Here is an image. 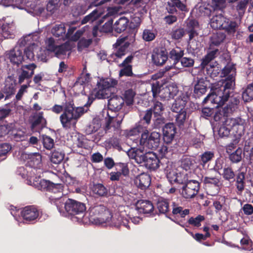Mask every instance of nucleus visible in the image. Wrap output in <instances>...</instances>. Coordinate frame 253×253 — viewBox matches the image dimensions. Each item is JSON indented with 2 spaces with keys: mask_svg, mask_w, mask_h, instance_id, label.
<instances>
[{
  "mask_svg": "<svg viewBox=\"0 0 253 253\" xmlns=\"http://www.w3.org/2000/svg\"><path fill=\"white\" fill-rule=\"evenodd\" d=\"M101 123L99 119H94L92 122L87 126L85 131L87 134H90L96 132L101 127Z\"/></svg>",
  "mask_w": 253,
  "mask_h": 253,
  "instance_id": "nucleus-49",
  "label": "nucleus"
},
{
  "mask_svg": "<svg viewBox=\"0 0 253 253\" xmlns=\"http://www.w3.org/2000/svg\"><path fill=\"white\" fill-rule=\"evenodd\" d=\"M0 30L1 38H2V40L3 39H11L14 37V35L9 24H3L0 27Z\"/></svg>",
  "mask_w": 253,
  "mask_h": 253,
  "instance_id": "nucleus-44",
  "label": "nucleus"
},
{
  "mask_svg": "<svg viewBox=\"0 0 253 253\" xmlns=\"http://www.w3.org/2000/svg\"><path fill=\"white\" fill-rule=\"evenodd\" d=\"M50 110L57 114L63 111L59 119L62 127L66 129L76 127L78 120L84 112V108L76 107L73 100L66 101L63 105L55 104Z\"/></svg>",
  "mask_w": 253,
  "mask_h": 253,
  "instance_id": "nucleus-2",
  "label": "nucleus"
},
{
  "mask_svg": "<svg viewBox=\"0 0 253 253\" xmlns=\"http://www.w3.org/2000/svg\"><path fill=\"white\" fill-rule=\"evenodd\" d=\"M209 81L207 78H201L198 79L196 84L194 85V94L195 97H200L204 94L209 84Z\"/></svg>",
  "mask_w": 253,
  "mask_h": 253,
  "instance_id": "nucleus-26",
  "label": "nucleus"
},
{
  "mask_svg": "<svg viewBox=\"0 0 253 253\" xmlns=\"http://www.w3.org/2000/svg\"><path fill=\"white\" fill-rule=\"evenodd\" d=\"M5 56L13 65L17 67H19L23 61H25L22 50L18 47H15L10 50L7 51Z\"/></svg>",
  "mask_w": 253,
  "mask_h": 253,
  "instance_id": "nucleus-14",
  "label": "nucleus"
},
{
  "mask_svg": "<svg viewBox=\"0 0 253 253\" xmlns=\"http://www.w3.org/2000/svg\"><path fill=\"white\" fill-rule=\"evenodd\" d=\"M47 121L43 117V112H40L33 117L31 122V129L33 132H40L46 127Z\"/></svg>",
  "mask_w": 253,
  "mask_h": 253,
  "instance_id": "nucleus-20",
  "label": "nucleus"
},
{
  "mask_svg": "<svg viewBox=\"0 0 253 253\" xmlns=\"http://www.w3.org/2000/svg\"><path fill=\"white\" fill-rule=\"evenodd\" d=\"M184 50L179 47L172 49L169 53V58L173 61V66L176 65L179 63L181 59L184 55Z\"/></svg>",
  "mask_w": 253,
  "mask_h": 253,
  "instance_id": "nucleus-37",
  "label": "nucleus"
},
{
  "mask_svg": "<svg viewBox=\"0 0 253 253\" xmlns=\"http://www.w3.org/2000/svg\"><path fill=\"white\" fill-rule=\"evenodd\" d=\"M23 159L27 160V165L34 169H39L42 167V156L39 153L22 154Z\"/></svg>",
  "mask_w": 253,
  "mask_h": 253,
  "instance_id": "nucleus-21",
  "label": "nucleus"
},
{
  "mask_svg": "<svg viewBox=\"0 0 253 253\" xmlns=\"http://www.w3.org/2000/svg\"><path fill=\"white\" fill-rule=\"evenodd\" d=\"M239 100L235 97L231 98L228 103L223 108L218 109L213 114V120L215 122L220 121L222 119L224 120L229 118V115L234 112L238 108Z\"/></svg>",
  "mask_w": 253,
  "mask_h": 253,
  "instance_id": "nucleus-7",
  "label": "nucleus"
},
{
  "mask_svg": "<svg viewBox=\"0 0 253 253\" xmlns=\"http://www.w3.org/2000/svg\"><path fill=\"white\" fill-rule=\"evenodd\" d=\"M106 2L105 4L102 5L103 10L101 9L100 8V6H97V7L93 10L90 13L84 16L83 19L81 21V23L82 24H85L88 22L89 23H93L95 22H97L100 19L99 18L103 14V11L105 9L107 10L109 9L110 7L107 5Z\"/></svg>",
  "mask_w": 253,
  "mask_h": 253,
  "instance_id": "nucleus-19",
  "label": "nucleus"
},
{
  "mask_svg": "<svg viewBox=\"0 0 253 253\" xmlns=\"http://www.w3.org/2000/svg\"><path fill=\"white\" fill-rule=\"evenodd\" d=\"M205 69H206L207 75L212 78L218 76L221 71L216 62H214V63L212 64H210V65L206 67Z\"/></svg>",
  "mask_w": 253,
  "mask_h": 253,
  "instance_id": "nucleus-48",
  "label": "nucleus"
},
{
  "mask_svg": "<svg viewBox=\"0 0 253 253\" xmlns=\"http://www.w3.org/2000/svg\"><path fill=\"white\" fill-rule=\"evenodd\" d=\"M242 149L239 147L235 151L228 154L229 158L232 163H237L242 159Z\"/></svg>",
  "mask_w": 253,
  "mask_h": 253,
  "instance_id": "nucleus-58",
  "label": "nucleus"
},
{
  "mask_svg": "<svg viewBox=\"0 0 253 253\" xmlns=\"http://www.w3.org/2000/svg\"><path fill=\"white\" fill-rule=\"evenodd\" d=\"M178 92L177 87L173 85H168L163 87L161 90L160 97L166 100L173 98Z\"/></svg>",
  "mask_w": 253,
  "mask_h": 253,
  "instance_id": "nucleus-32",
  "label": "nucleus"
},
{
  "mask_svg": "<svg viewBox=\"0 0 253 253\" xmlns=\"http://www.w3.org/2000/svg\"><path fill=\"white\" fill-rule=\"evenodd\" d=\"M52 34L60 39L64 40L66 28L63 24L56 25L51 30Z\"/></svg>",
  "mask_w": 253,
  "mask_h": 253,
  "instance_id": "nucleus-47",
  "label": "nucleus"
},
{
  "mask_svg": "<svg viewBox=\"0 0 253 253\" xmlns=\"http://www.w3.org/2000/svg\"><path fill=\"white\" fill-rule=\"evenodd\" d=\"M149 109H152L154 117L162 116L165 109L163 104L158 101L154 102L153 106Z\"/></svg>",
  "mask_w": 253,
  "mask_h": 253,
  "instance_id": "nucleus-54",
  "label": "nucleus"
},
{
  "mask_svg": "<svg viewBox=\"0 0 253 253\" xmlns=\"http://www.w3.org/2000/svg\"><path fill=\"white\" fill-rule=\"evenodd\" d=\"M176 114L174 116L175 123L176 125L181 127L183 126L188 118L186 110L175 112Z\"/></svg>",
  "mask_w": 253,
  "mask_h": 253,
  "instance_id": "nucleus-45",
  "label": "nucleus"
},
{
  "mask_svg": "<svg viewBox=\"0 0 253 253\" xmlns=\"http://www.w3.org/2000/svg\"><path fill=\"white\" fill-rule=\"evenodd\" d=\"M160 159L153 152L143 154L141 164L150 171H155L160 168Z\"/></svg>",
  "mask_w": 253,
  "mask_h": 253,
  "instance_id": "nucleus-11",
  "label": "nucleus"
},
{
  "mask_svg": "<svg viewBox=\"0 0 253 253\" xmlns=\"http://www.w3.org/2000/svg\"><path fill=\"white\" fill-rule=\"evenodd\" d=\"M100 33H108L112 32L113 29V20L110 19L104 23L103 25H100Z\"/></svg>",
  "mask_w": 253,
  "mask_h": 253,
  "instance_id": "nucleus-63",
  "label": "nucleus"
},
{
  "mask_svg": "<svg viewBox=\"0 0 253 253\" xmlns=\"http://www.w3.org/2000/svg\"><path fill=\"white\" fill-rule=\"evenodd\" d=\"M220 52L217 48L213 49L211 50H208L207 54L201 59L200 67L202 69H205L210 64L213 63L212 61L217 57Z\"/></svg>",
  "mask_w": 253,
  "mask_h": 253,
  "instance_id": "nucleus-27",
  "label": "nucleus"
},
{
  "mask_svg": "<svg viewBox=\"0 0 253 253\" xmlns=\"http://www.w3.org/2000/svg\"><path fill=\"white\" fill-rule=\"evenodd\" d=\"M236 174L237 173L234 171L231 167L227 166V168H224L221 175L225 180L228 181L230 183H233L235 181Z\"/></svg>",
  "mask_w": 253,
  "mask_h": 253,
  "instance_id": "nucleus-41",
  "label": "nucleus"
},
{
  "mask_svg": "<svg viewBox=\"0 0 253 253\" xmlns=\"http://www.w3.org/2000/svg\"><path fill=\"white\" fill-rule=\"evenodd\" d=\"M214 157V153L212 151H206L199 156V164L203 167L211 161Z\"/></svg>",
  "mask_w": 253,
  "mask_h": 253,
  "instance_id": "nucleus-52",
  "label": "nucleus"
},
{
  "mask_svg": "<svg viewBox=\"0 0 253 253\" xmlns=\"http://www.w3.org/2000/svg\"><path fill=\"white\" fill-rule=\"evenodd\" d=\"M245 120L241 117L226 118L218 130L220 137H227L232 131L235 135L241 136L244 133Z\"/></svg>",
  "mask_w": 253,
  "mask_h": 253,
  "instance_id": "nucleus-4",
  "label": "nucleus"
},
{
  "mask_svg": "<svg viewBox=\"0 0 253 253\" xmlns=\"http://www.w3.org/2000/svg\"><path fill=\"white\" fill-rule=\"evenodd\" d=\"M62 196L63 194H60V195H58L57 196L50 195L48 197L49 202L51 204L56 206L57 209L60 212L63 211V206L65 208L66 202V197H64Z\"/></svg>",
  "mask_w": 253,
  "mask_h": 253,
  "instance_id": "nucleus-35",
  "label": "nucleus"
},
{
  "mask_svg": "<svg viewBox=\"0 0 253 253\" xmlns=\"http://www.w3.org/2000/svg\"><path fill=\"white\" fill-rule=\"evenodd\" d=\"M226 38V35L222 32H217L213 34L211 38V44L210 49L212 48L213 45L218 46Z\"/></svg>",
  "mask_w": 253,
  "mask_h": 253,
  "instance_id": "nucleus-42",
  "label": "nucleus"
},
{
  "mask_svg": "<svg viewBox=\"0 0 253 253\" xmlns=\"http://www.w3.org/2000/svg\"><path fill=\"white\" fill-rule=\"evenodd\" d=\"M226 17L220 14L213 16L211 19V26L214 29H222Z\"/></svg>",
  "mask_w": 253,
  "mask_h": 253,
  "instance_id": "nucleus-39",
  "label": "nucleus"
},
{
  "mask_svg": "<svg viewBox=\"0 0 253 253\" xmlns=\"http://www.w3.org/2000/svg\"><path fill=\"white\" fill-rule=\"evenodd\" d=\"M65 154L59 150H54L50 156L51 162L55 164H60L64 159Z\"/></svg>",
  "mask_w": 253,
  "mask_h": 253,
  "instance_id": "nucleus-51",
  "label": "nucleus"
},
{
  "mask_svg": "<svg viewBox=\"0 0 253 253\" xmlns=\"http://www.w3.org/2000/svg\"><path fill=\"white\" fill-rule=\"evenodd\" d=\"M151 178L149 174L141 173L136 178L135 183L137 187L142 189L145 190L148 188L151 184Z\"/></svg>",
  "mask_w": 253,
  "mask_h": 253,
  "instance_id": "nucleus-33",
  "label": "nucleus"
},
{
  "mask_svg": "<svg viewBox=\"0 0 253 253\" xmlns=\"http://www.w3.org/2000/svg\"><path fill=\"white\" fill-rule=\"evenodd\" d=\"M40 210L35 205L27 206L21 210L20 215L27 221L36 220L40 215Z\"/></svg>",
  "mask_w": 253,
  "mask_h": 253,
  "instance_id": "nucleus-16",
  "label": "nucleus"
},
{
  "mask_svg": "<svg viewBox=\"0 0 253 253\" xmlns=\"http://www.w3.org/2000/svg\"><path fill=\"white\" fill-rule=\"evenodd\" d=\"M185 32L189 36V42L196 36L198 35L197 29L199 27V24L197 20L193 19H188L185 22Z\"/></svg>",
  "mask_w": 253,
  "mask_h": 253,
  "instance_id": "nucleus-23",
  "label": "nucleus"
},
{
  "mask_svg": "<svg viewBox=\"0 0 253 253\" xmlns=\"http://www.w3.org/2000/svg\"><path fill=\"white\" fill-rule=\"evenodd\" d=\"M111 0H101L99 2L94 1L92 2L89 5L87 6L86 5L77 4L72 6L71 9V13L73 17L77 18L85 13L86 11L94 6H102L106 2Z\"/></svg>",
  "mask_w": 253,
  "mask_h": 253,
  "instance_id": "nucleus-13",
  "label": "nucleus"
},
{
  "mask_svg": "<svg viewBox=\"0 0 253 253\" xmlns=\"http://www.w3.org/2000/svg\"><path fill=\"white\" fill-rule=\"evenodd\" d=\"M190 211L189 209H183L182 207L176 205L175 203H173L172 213L174 216L175 219H171V220L176 224L180 225L181 226L184 227V226L181 224V223L182 222V220L178 221L176 217L183 218L186 216V215H188Z\"/></svg>",
  "mask_w": 253,
  "mask_h": 253,
  "instance_id": "nucleus-28",
  "label": "nucleus"
},
{
  "mask_svg": "<svg viewBox=\"0 0 253 253\" xmlns=\"http://www.w3.org/2000/svg\"><path fill=\"white\" fill-rule=\"evenodd\" d=\"M127 155L129 158L134 159L137 163L141 164L143 154L139 155L136 150H135L134 149H131L128 151Z\"/></svg>",
  "mask_w": 253,
  "mask_h": 253,
  "instance_id": "nucleus-64",
  "label": "nucleus"
},
{
  "mask_svg": "<svg viewBox=\"0 0 253 253\" xmlns=\"http://www.w3.org/2000/svg\"><path fill=\"white\" fill-rule=\"evenodd\" d=\"M163 139L167 144L170 143L173 140L176 128L173 123H169L166 124L163 129Z\"/></svg>",
  "mask_w": 253,
  "mask_h": 253,
  "instance_id": "nucleus-25",
  "label": "nucleus"
},
{
  "mask_svg": "<svg viewBox=\"0 0 253 253\" xmlns=\"http://www.w3.org/2000/svg\"><path fill=\"white\" fill-rule=\"evenodd\" d=\"M235 78L233 74L229 75L225 80L219 81L214 92L208 94L203 100V105L216 104L215 108L223 106L228 100L235 85Z\"/></svg>",
  "mask_w": 253,
  "mask_h": 253,
  "instance_id": "nucleus-1",
  "label": "nucleus"
},
{
  "mask_svg": "<svg viewBox=\"0 0 253 253\" xmlns=\"http://www.w3.org/2000/svg\"><path fill=\"white\" fill-rule=\"evenodd\" d=\"M71 50V47L69 43H65L60 45H58L53 53H55L57 57H61L62 56L66 55L68 51Z\"/></svg>",
  "mask_w": 253,
  "mask_h": 253,
  "instance_id": "nucleus-50",
  "label": "nucleus"
},
{
  "mask_svg": "<svg viewBox=\"0 0 253 253\" xmlns=\"http://www.w3.org/2000/svg\"><path fill=\"white\" fill-rule=\"evenodd\" d=\"M168 59V53L165 47H159L154 49L152 59L154 63L157 66L164 64Z\"/></svg>",
  "mask_w": 253,
  "mask_h": 253,
  "instance_id": "nucleus-18",
  "label": "nucleus"
},
{
  "mask_svg": "<svg viewBox=\"0 0 253 253\" xmlns=\"http://www.w3.org/2000/svg\"><path fill=\"white\" fill-rule=\"evenodd\" d=\"M141 137L138 140L139 144L143 149L145 148L153 150L159 145L161 134L156 131L150 133L147 127L139 124L136 127L130 129L129 132L130 136L139 135Z\"/></svg>",
  "mask_w": 253,
  "mask_h": 253,
  "instance_id": "nucleus-3",
  "label": "nucleus"
},
{
  "mask_svg": "<svg viewBox=\"0 0 253 253\" xmlns=\"http://www.w3.org/2000/svg\"><path fill=\"white\" fill-rule=\"evenodd\" d=\"M189 97L186 93H182L175 99L172 103L171 110L173 112H178L186 110L185 108Z\"/></svg>",
  "mask_w": 253,
  "mask_h": 253,
  "instance_id": "nucleus-22",
  "label": "nucleus"
},
{
  "mask_svg": "<svg viewBox=\"0 0 253 253\" xmlns=\"http://www.w3.org/2000/svg\"><path fill=\"white\" fill-rule=\"evenodd\" d=\"M238 27L236 21L226 18L221 30H224L228 35H233Z\"/></svg>",
  "mask_w": 253,
  "mask_h": 253,
  "instance_id": "nucleus-34",
  "label": "nucleus"
},
{
  "mask_svg": "<svg viewBox=\"0 0 253 253\" xmlns=\"http://www.w3.org/2000/svg\"><path fill=\"white\" fill-rule=\"evenodd\" d=\"M86 208L85 204L77 200L68 199L66 200L65 210L66 212L71 215H79L77 217L80 218L84 216Z\"/></svg>",
  "mask_w": 253,
  "mask_h": 253,
  "instance_id": "nucleus-8",
  "label": "nucleus"
},
{
  "mask_svg": "<svg viewBox=\"0 0 253 253\" xmlns=\"http://www.w3.org/2000/svg\"><path fill=\"white\" fill-rule=\"evenodd\" d=\"M108 119L106 123L104 130L106 133H112L113 135H120L122 132L121 125L123 120L122 116L119 114L116 117L111 116L107 113Z\"/></svg>",
  "mask_w": 253,
  "mask_h": 253,
  "instance_id": "nucleus-10",
  "label": "nucleus"
},
{
  "mask_svg": "<svg viewBox=\"0 0 253 253\" xmlns=\"http://www.w3.org/2000/svg\"><path fill=\"white\" fill-rule=\"evenodd\" d=\"M35 185L37 186L38 189L42 191H48L51 186L52 187L51 182L49 180L41 179L39 181H36Z\"/></svg>",
  "mask_w": 253,
  "mask_h": 253,
  "instance_id": "nucleus-57",
  "label": "nucleus"
},
{
  "mask_svg": "<svg viewBox=\"0 0 253 253\" xmlns=\"http://www.w3.org/2000/svg\"><path fill=\"white\" fill-rule=\"evenodd\" d=\"M203 182L206 186L208 194L214 196L218 193L219 186V179L216 177L205 176Z\"/></svg>",
  "mask_w": 253,
  "mask_h": 253,
  "instance_id": "nucleus-17",
  "label": "nucleus"
},
{
  "mask_svg": "<svg viewBox=\"0 0 253 253\" xmlns=\"http://www.w3.org/2000/svg\"><path fill=\"white\" fill-rule=\"evenodd\" d=\"M13 136V139L16 141H22L25 140L28 136L26 134V133L21 130H15V128L13 129V131H11L10 133Z\"/></svg>",
  "mask_w": 253,
  "mask_h": 253,
  "instance_id": "nucleus-60",
  "label": "nucleus"
},
{
  "mask_svg": "<svg viewBox=\"0 0 253 253\" xmlns=\"http://www.w3.org/2000/svg\"><path fill=\"white\" fill-rule=\"evenodd\" d=\"M129 223V220L126 218L119 216L117 218V221H115V219L113 218L111 223H110V225L117 228H120L122 226H124L128 229H130Z\"/></svg>",
  "mask_w": 253,
  "mask_h": 253,
  "instance_id": "nucleus-43",
  "label": "nucleus"
},
{
  "mask_svg": "<svg viewBox=\"0 0 253 253\" xmlns=\"http://www.w3.org/2000/svg\"><path fill=\"white\" fill-rule=\"evenodd\" d=\"M135 206V210L139 213L151 214L154 212V207L153 203L150 201L138 200Z\"/></svg>",
  "mask_w": 253,
  "mask_h": 253,
  "instance_id": "nucleus-24",
  "label": "nucleus"
},
{
  "mask_svg": "<svg viewBox=\"0 0 253 253\" xmlns=\"http://www.w3.org/2000/svg\"><path fill=\"white\" fill-rule=\"evenodd\" d=\"M37 66L33 63L28 65H22L20 68V72L18 74V83L21 84L25 80L27 81V83L33 77L35 73V70Z\"/></svg>",
  "mask_w": 253,
  "mask_h": 253,
  "instance_id": "nucleus-15",
  "label": "nucleus"
},
{
  "mask_svg": "<svg viewBox=\"0 0 253 253\" xmlns=\"http://www.w3.org/2000/svg\"><path fill=\"white\" fill-rule=\"evenodd\" d=\"M200 187V183L197 180H191L182 187L181 194L185 199L194 198L198 193Z\"/></svg>",
  "mask_w": 253,
  "mask_h": 253,
  "instance_id": "nucleus-12",
  "label": "nucleus"
},
{
  "mask_svg": "<svg viewBox=\"0 0 253 253\" xmlns=\"http://www.w3.org/2000/svg\"><path fill=\"white\" fill-rule=\"evenodd\" d=\"M118 84V81L113 79H106L101 80L97 83V87L94 88L88 96V101L84 106L91 105L96 99H104L109 97L110 94V88L115 87Z\"/></svg>",
  "mask_w": 253,
  "mask_h": 253,
  "instance_id": "nucleus-5",
  "label": "nucleus"
},
{
  "mask_svg": "<svg viewBox=\"0 0 253 253\" xmlns=\"http://www.w3.org/2000/svg\"><path fill=\"white\" fill-rule=\"evenodd\" d=\"M129 23V20L125 17H122L116 21L113 29L115 32L117 33H121L124 32L127 28Z\"/></svg>",
  "mask_w": 253,
  "mask_h": 253,
  "instance_id": "nucleus-36",
  "label": "nucleus"
},
{
  "mask_svg": "<svg viewBox=\"0 0 253 253\" xmlns=\"http://www.w3.org/2000/svg\"><path fill=\"white\" fill-rule=\"evenodd\" d=\"M242 99L245 102H249L253 100V81L243 91Z\"/></svg>",
  "mask_w": 253,
  "mask_h": 253,
  "instance_id": "nucleus-46",
  "label": "nucleus"
},
{
  "mask_svg": "<svg viewBox=\"0 0 253 253\" xmlns=\"http://www.w3.org/2000/svg\"><path fill=\"white\" fill-rule=\"evenodd\" d=\"M166 119L162 116H154L152 127L154 129L163 128L166 125Z\"/></svg>",
  "mask_w": 253,
  "mask_h": 253,
  "instance_id": "nucleus-55",
  "label": "nucleus"
},
{
  "mask_svg": "<svg viewBox=\"0 0 253 253\" xmlns=\"http://www.w3.org/2000/svg\"><path fill=\"white\" fill-rule=\"evenodd\" d=\"M160 162V168L163 170L166 174L171 171L172 166V163L169 162L167 158H161Z\"/></svg>",
  "mask_w": 253,
  "mask_h": 253,
  "instance_id": "nucleus-56",
  "label": "nucleus"
},
{
  "mask_svg": "<svg viewBox=\"0 0 253 253\" xmlns=\"http://www.w3.org/2000/svg\"><path fill=\"white\" fill-rule=\"evenodd\" d=\"M25 61L28 60L30 61L35 60V54L33 46H29L26 47L24 50Z\"/></svg>",
  "mask_w": 253,
  "mask_h": 253,
  "instance_id": "nucleus-62",
  "label": "nucleus"
},
{
  "mask_svg": "<svg viewBox=\"0 0 253 253\" xmlns=\"http://www.w3.org/2000/svg\"><path fill=\"white\" fill-rule=\"evenodd\" d=\"M9 79L10 81L7 80L5 81L4 86L1 89L4 95H5L4 100L10 98L16 91V81L12 80L11 78H9Z\"/></svg>",
  "mask_w": 253,
  "mask_h": 253,
  "instance_id": "nucleus-31",
  "label": "nucleus"
},
{
  "mask_svg": "<svg viewBox=\"0 0 253 253\" xmlns=\"http://www.w3.org/2000/svg\"><path fill=\"white\" fill-rule=\"evenodd\" d=\"M159 213L167 215L169 212V202L168 199L160 197L156 204Z\"/></svg>",
  "mask_w": 253,
  "mask_h": 253,
  "instance_id": "nucleus-38",
  "label": "nucleus"
},
{
  "mask_svg": "<svg viewBox=\"0 0 253 253\" xmlns=\"http://www.w3.org/2000/svg\"><path fill=\"white\" fill-rule=\"evenodd\" d=\"M14 127L15 125L12 123L0 125V138L3 137L7 134H10Z\"/></svg>",
  "mask_w": 253,
  "mask_h": 253,
  "instance_id": "nucleus-53",
  "label": "nucleus"
},
{
  "mask_svg": "<svg viewBox=\"0 0 253 253\" xmlns=\"http://www.w3.org/2000/svg\"><path fill=\"white\" fill-rule=\"evenodd\" d=\"M115 167L117 171H121V173L124 176H126L129 175V170L127 163H116Z\"/></svg>",
  "mask_w": 253,
  "mask_h": 253,
  "instance_id": "nucleus-61",
  "label": "nucleus"
},
{
  "mask_svg": "<svg viewBox=\"0 0 253 253\" xmlns=\"http://www.w3.org/2000/svg\"><path fill=\"white\" fill-rule=\"evenodd\" d=\"M135 93L132 89H128L124 93V101H125L127 106L132 105L134 102V97Z\"/></svg>",
  "mask_w": 253,
  "mask_h": 253,
  "instance_id": "nucleus-59",
  "label": "nucleus"
},
{
  "mask_svg": "<svg viewBox=\"0 0 253 253\" xmlns=\"http://www.w3.org/2000/svg\"><path fill=\"white\" fill-rule=\"evenodd\" d=\"M89 188L98 197H107L108 195V189L102 183L93 181L89 184Z\"/></svg>",
  "mask_w": 253,
  "mask_h": 253,
  "instance_id": "nucleus-30",
  "label": "nucleus"
},
{
  "mask_svg": "<svg viewBox=\"0 0 253 253\" xmlns=\"http://www.w3.org/2000/svg\"><path fill=\"white\" fill-rule=\"evenodd\" d=\"M126 37L119 38L113 44L114 52L107 59V61L115 62L116 58H121L126 55L127 48L130 45L128 42H126Z\"/></svg>",
  "mask_w": 253,
  "mask_h": 253,
  "instance_id": "nucleus-9",
  "label": "nucleus"
},
{
  "mask_svg": "<svg viewBox=\"0 0 253 253\" xmlns=\"http://www.w3.org/2000/svg\"><path fill=\"white\" fill-rule=\"evenodd\" d=\"M124 104V99L120 96L113 95L108 102V109L114 112L119 111Z\"/></svg>",
  "mask_w": 253,
  "mask_h": 253,
  "instance_id": "nucleus-29",
  "label": "nucleus"
},
{
  "mask_svg": "<svg viewBox=\"0 0 253 253\" xmlns=\"http://www.w3.org/2000/svg\"><path fill=\"white\" fill-rule=\"evenodd\" d=\"M88 219L94 224L111 223L113 218L111 211L103 205H96L89 208Z\"/></svg>",
  "mask_w": 253,
  "mask_h": 253,
  "instance_id": "nucleus-6",
  "label": "nucleus"
},
{
  "mask_svg": "<svg viewBox=\"0 0 253 253\" xmlns=\"http://www.w3.org/2000/svg\"><path fill=\"white\" fill-rule=\"evenodd\" d=\"M235 185L238 190V193H241L245 189V173L239 171L237 173L235 177Z\"/></svg>",
  "mask_w": 253,
  "mask_h": 253,
  "instance_id": "nucleus-40",
  "label": "nucleus"
}]
</instances>
